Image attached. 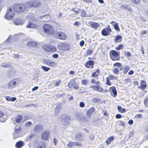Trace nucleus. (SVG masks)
I'll list each match as a JSON object with an SVG mask.
<instances>
[{
    "instance_id": "nucleus-1",
    "label": "nucleus",
    "mask_w": 148,
    "mask_h": 148,
    "mask_svg": "<svg viewBox=\"0 0 148 148\" xmlns=\"http://www.w3.org/2000/svg\"><path fill=\"white\" fill-rule=\"evenodd\" d=\"M91 82L92 84H95L96 85H92L90 87L93 90L101 93H103L108 92L107 90H104L103 88L100 86L101 85V83L99 81H96L95 79L92 78L91 79Z\"/></svg>"
},
{
    "instance_id": "nucleus-2",
    "label": "nucleus",
    "mask_w": 148,
    "mask_h": 148,
    "mask_svg": "<svg viewBox=\"0 0 148 148\" xmlns=\"http://www.w3.org/2000/svg\"><path fill=\"white\" fill-rule=\"evenodd\" d=\"M13 11L17 13H21L27 10L26 3H16L11 6Z\"/></svg>"
},
{
    "instance_id": "nucleus-3",
    "label": "nucleus",
    "mask_w": 148,
    "mask_h": 148,
    "mask_svg": "<svg viewBox=\"0 0 148 148\" xmlns=\"http://www.w3.org/2000/svg\"><path fill=\"white\" fill-rule=\"evenodd\" d=\"M26 3L27 8V10L32 8H39L42 4L41 2L37 0L30 1Z\"/></svg>"
},
{
    "instance_id": "nucleus-4",
    "label": "nucleus",
    "mask_w": 148,
    "mask_h": 148,
    "mask_svg": "<svg viewBox=\"0 0 148 148\" xmlns=\"http://www.w3.org/2000/svg\"><path fill=\"white\" fill-rule=\"evenodd\" d=\"M109 56L110 59L113 61H119L120 59V53H118L115 50H111L109 52Z\"/></svg>"
},
{
    "instance_id": "nucleus-5",
    "label": "nucleus",
    "mask_w": 148,
    "mask_h": 148,
    "mask_svg": "<svg viewBox=\"0 0 148 148\" xmlns=\"http://www.w3.org/2000/svg\"><path fill=\"white\" fill-rule=\"evenodd\" d=\"M42 28L44 32L48 34H54L53 27L48 24H45L42 26Z\"/></svg>"
},
{
    "instance_id": "nucleus-6",
    "label": "nucleus",
    "mask_w": 148,
    "mask_h": 148,
    "mask_svg": "<svg viewBox=\"0 0 148 148\" xmlns=\"http://www.w3.org/2000/svg\"><path fill=\"white\" fill-rule=\"evenodd\" d=\"M12 8L10 6L7 9V11L4 16V18L7 20L12 19L15 15L14 12L12 10Z\"/></svg>"
},
{
    "instance_id": "nucleus-7",
    "label": "nucleus",
    "mask_w": 148,
    "mask_h": 148,
    "mask_svg": "<svg viewBox=\"0 0 148 148\" xmlns=\"http://www.w3.org/2000/svg\"><path fill=\"white\" fill-rule=\"evenodd\" d=\"M69 88H70L72 87L75 90L78 89L79 88V84L75 81V79H71L67 84Z\"/></svg>"
},
{
    "instance_id": "nucleus-8",
    "label": "nucleus",
    "mask_w": 148,
    "mask_h": 148,
    "mask_svg": "<svg viewBox=\"0 0 148 148\" xmlns=\"http://www.w3.org/2000/svg\"><path fill=\"white\" fill-rule=\"evenodd\" d=\"M42 47L45 51L48 52H54L57 50L56 47L51 45H43Z\"/></svg>"
},
{
    "instance_id": "nucleus-9",
    "label": "nucleus",
    "mask_w": 148,
    "mask_h": 148,
    "mask_svg": "<svg viewBox=\"0 0 148 148\" xmlns=\"http://www.w3.org/2000/svg\"><path fill=\"white\" fill-rule=\"evenodd\" d=\"M55 34V36L58 39L61 40H65L67 38L66 34L62 32H57Z\"/></svg>"
},
{
    "instance_id": "nucleus-10",
    "label": "nucleus",
    "mask_w": 148,
    "mask_h": 148,
    "mask_svg": "<svg viewBox=\"0 0 148 148\" xmlns=\"http://www.w3.org/2000/svg\"><path fill=\"white\" fill-rule=\"evenodd\" d=\"M58 47L59 49L64 51H68L69 49L68 45L64 42L60 43L58 45Z\"/></svg>"
},
{
    "instance_id": "nucleus-11",
    "label": "nucleus",
    "mask_w": 148,
    "mask_h": 148,
    "mask_svg": "<svg viewBox=\"0 0 148 148\" xmlns=\"http://www.w3.org/2000/svg\"><path fill=\"white\" fill-rule=\"evenodd\" d=\"M112 32V29L109 26L107 28H104L101 31L102 35L104 36H106L109 34V33Z\"/></svg>"
},
{
    "instance_id": "nucleus-12",
    "label": "nucleus",
    "mask_w": 148,
    "mask_h": 148,
    "mask_svg": "<svg viewBox=\"0 0 148 148\" xmlns=\"http://www.w3.org/2000/svg\"><path fill=\"white\" fill-rule=\"evenodd\" d=\"M94 62L92 60H89L86 61L85 64V67L87 69H92L94 68Z\"/></svg>"
},
{
    "instance_id": "nucleus-13",
    "label": "nucleus",
    "mask_w": 148,
    "mask_h": 148,
    "mask_svg": "<svg viewBox=\"0 0 148 148\" xmlns=\"http://www.w3.org/2000/svg\"><path fill=\"white\" fill-rule=\"evenodd\" d=\"M140 82V85L138 87V88L143 90L146 89L147 87V84L146 81L143 80H141Z\"/></svg>"
},
{
    "instance_id": "nucleus-14",
    "label": "nucleus",
    "mask_w": 148,
    "mask_h": 148,
    "mask_svg": "<svg viewBox=\"0 0 148 148\" xmlns=\"http://www.w3.org/2000/svg\"><path fill=\"white\" fill-rule=\"evenodd\" d=\"M49 132L47 130H46L43 132L41 135L42 139L44 140H47L49 138Z\"/></svg>"
},
{
    "instance_id": "nucleus-15",
    "label": "nucleus",
    "mask_w": 148,
    "mask_h": 148,
    "mask_svg": "<svg viewBox=\"0 0 148 148\" xmlns=\"http://www.w3.org/2000/svg\"><path fill=\"white\" fill-rule=\"evenodd\" d=\"M109 91L111 95L114 97H115L117 95V92L116 87L114 86H112L109 89Z\"/></svg>"
},
{
    "instance_id": "nucleus-16",
    "label": "nucleus",
    "mask_w": 148,
    "mask_h": 148,
    "mask_svg": "<svg viewBox=\"0 0 148 148\" xmlns=\"http://www.w3.org/2000/svg\"><path fill=\"white\" fill-rule=\"evenodd\" d=\"M43 62L45 64L50 66L53 67L56 66V63L54 61H51L49 60H45Z\"/></svg>"
},
{
    "instance_id": "nucleus-17",
    "label": "nucleus",
    "mask_w": 148,
    "mask_h": 148,
    "mask_svg": "<svg viewBox=\"0 0 148 148\" xmlns=\"http://www.w3.org/2000/svg\"><path fill=\"white\" fill-rule=\"evenodd\" d=\"M74 146H79L80 147H82V145L81 143H78L75 142H70L67 144V146L69 147H71Z\"/></svg>"
},
{
    "instance_id": "nucleus-18",
    "label": "nucleus",
    "mask_w": 148,
    "mask_h": 148,
    "mask_svg": "<svg viewBox=\"0 0 148 148\" xmlns=\"http://www.w3.org/2000/svg\"><path fill=\"white\" fill-rule=\"evenodd\" d=\"M90 26L94 29H96L100 27V25L98 23L91 21L88 22Z\"/></svg>"
},
{
    "instance_id": "nucleus-19",
    "label": "nucleus",
    "mask_w": 148,
    "mask_h": 148,
    "mask_svg": "<svg viewBox=\"0 0 148 148\" xmlns=\"http://www.w3.org/2000/svg\"><path fill=\"white\" fill-rule=\"evenodd\" d=\"M100 74V70L99 69H97L91 75V77L92 78L98 77Z\"/></svg>"
},
{
    "instance_id": "nucleus-20",
    "label": "nucleus",
    "mask_w": 148,
    "mask_h": 148,
    "mask_svg": "<svg viewBox=\"0 0 148 148\" xmlns=\"http://www.w3.org/2000/svg\"><path fill=\"white\" fill-rule=\"evenodd\" d=\"M95 111V109L94 107L90 108L87 111L86 115L88 118H90L92 114Z\"/></svg>"
},
{
    "instance_id": "nucleus-21",
    "label": "nucleus",
    "mask_w": 148,
    "mask_h": 148,
    "mask_svg": "<svg viewBox=\"0 0 148 148\" xmlns=\"http://www.w3.org/2000/svg\"><path fill=\"white\" fill-rule=\"evenodd\" d=\"M122 40V36L120 35H117L115 38L114 39V42L115 43L121 42Z\"/></svg>"
},
{
    "instance_id": "nucleus-22",
    "label": "nucleus",
    "mask_w": 148,
    "mask_h": 148,
    "mask_svg": "<svg viewBox=\"0 0 148 148\" xmlns=\"http://www.w3.org/2000/svg\"><path fill=\"white\" fill-rule=\"evenodd\" d=\"M24 144V143L21 140L18 141L15 144V147L17 148H21Z\"/></svg>"
},
{
    "instance_id": "nucleus-23",
    "label": "nucleus",
    "mask_w": 148,
    "mask_h": 148,
    "mask_svg": "<svg viewBox=\"0 0 148 148\" xmlns=\"http://www.w3.org/2000/svg\"><path fill=\"white\" fill-rule=\"evenodd\" d=\"M37 27V25L36 24L32 23L31 22H29L26 26V27L27 28H36Z\"/></svg>"
},
{
    "instance_id": "nucleus-24",
    "label": "nucleus",
    "mask_w": 148,
    "mask_h": 148,
    "mask_svg": "<svg viewBox=\"0 0 148 148\" xmlns=\"http://www.w3.org/2000/svg\"><path fill=\"white\" fill-rule=\"evenodd\" d=\"M23 119V116L22 115H19L16 117L15 119V121L16 123H19L21 122Z\"/></svg>"
},
{
    "instance_id": "nucleus-25",
    "label": "nucleus",
    "mask_w": 148,
    "mask_h": 148,
    "mask_svg": "<svg viewBox=\"0 0 148 148\" xmlns=\"http://www.w3.org/2000/svg\"><path fill=\"white\" fill-rule=\"evenodd\" d=\"M27 45L29 47H35L37 46V44L34 42L30 41L28 42Z\"/></svg>"
},
{
    "instance_id": "nucleus-26",
    "label": "nucleus",
    "mask_w": 148,
    "mask_h": 148,
    "mask_svg": "<svg viewBox=\"0 0 148 148\" xmlns=\"http://www.w3.org/2000/svg\"><path fill=\"white\" fill-rule=\"evenodd\" d=\"M93 53V51L91 49H88L86 52V53L84 55V57H86L88 56L91 55Z\"/></svg>"
},
{
    "instance_id": "nucleus-27",
    "label": "nucleus",
    "mask_w": 148,
    "mask_h": 148,
    "mask_svg": "<svg viewBox=\"0 0 148 148\" xmlns=\"http://www.w3.org/2000/svg\"><path fill=\"white\" fill-rule=\"evenodd\" d=\"M5 98L6 100L8 101H14L16 99V98L15 97H12L11 98L8 96H6L5 97Z\"/></svg>"
},
{
    "instance_id": "nucleus-28",
    "label": "nucleus",
    "mask_w": 148,
    "mask_h": 148,
    "mask_svg": "<svg viewBox=\"0 0 148 148\" xmlns=\"http://www.w3.org/2000/svg\"><path fill=\"white\" fill-rule=\"evenodd\" d=\"M130 69V67L128 66H126L123 68V73L124 74H126Z\"/></svg>"
},
{
    "instance_id": "nucleus-29",
    "label": "nucleus",
    "mask_w": 148,
    "mask_h": 148,
    "mask_svg": "<svg viewBox=\"0 0 148 148\" xmlns=\"http://www.w3.org/2000/svg\"><path fill=\"white\" fill-rule=\"evenodd\" d=\"M43 129V127L42 125H35L34 128V131H37L38 130H40V129Z\"/></svg>"
},
{
    "instance_id": "nucleus-30",
    "label": "nucleus",
    "mask_w": 148,
    "mask_h": 148,
    "mask_svg": "<svg viewBox=\"0 0 148 148\" xmlns=\"http://www.w3.org/2000/svg\"><path fill=\"white\" fill-rule=\"evenodd\" d=\"M114 139V138L113 136H111L107 138L106 140V143L108 144H110L111 141H113Z\"/></svg>"
},
{
    "instance_id": "nucleus-31",
    "label": "nucleus",
    "mask_w": 148,
    "mask_h": 148,
    "mask_svg": "<svg viewBox=\"0 0 148 148\" xmlns=\"http://www.w3.org/2000/svg\"><path fill=\"white\" fill-rule=\"evenodd\" d=\"M117 109L119 112L121 113H123L126 112V110L125 108H122V107L120 106H119L117 107Z\"/></svg>"
},
{
    "instance_id": "nucleus-32",
    "label": "nucleus",
    "mask_w": 148,
    "mask_h": 148,
    "mask_svg": "<svg viewBox=\"0 0 148 148\" xmlns=\"http://www.w3.org/2000/svg\"><path fill=\"white\" fill-rule=\"evenodd\" d=\"M124 46L123 45L120 44L115 48V49L117 50H120L123 49L124 48Z\"/></svg>"
},
{
    "instance_id": "nucleus-33",
    "label": "nucleus",
    "mask_w": 148,
    "mask_h": 148,
    "mask_svg": "<svg viewBox=\"0 0 148 148\" xmlns=\"http://www.w3.org/2000/svg\"><path fill=\"white\" fill-rule=\"evenodd\" d=\"M36 148H46V145L43 142L41 144H38Z\"/></svg>"
},
{
    "instance_id": "nucleus-34",
    "label": "nucleus",
    "mask_w": 148,
    "mask_h": 148,
    "mask_svg": "<svg viewBox=\"0 0 148 148\" xmlns=\"http://www.w3.org/2000/svg\"><path fill=\"white\" fill-rule=\"evenodd\" d=\"M101 101V99H100L97 97H94L92 99V102L94 103H97Z\"/></svg>"
},
{
    "instance_id": "nucleus-35",
    "label": "nucleus",
    "mask_w": 148,
    "mask_h": 148,
    "mask_svg": "<svg viewBox=\"0 0 148 148\" xmlns=\"http://www.w3.org/2000/svg\"><path fill=\"white\" fill-rule=\"evenodd\" d=\"M110 79L109 78L106 77V84L109 86H110L112 85V83L110 81Z\"/></svg>"
},
{
    "instance_id": "nucleus-36",
    "label": "nucleus",
    "mask_w": 148,
    "mask_h": 148,
    "mask_svg": "<svg viewBox=\"0 0 148 148\" xmlns=\"http://www.w3.org/2000/svg\"><path fill=\"white\" fill-rule=\"evenodd\" d=\"M14 87V86L13 84L12 83V81H11L9 82L8 84V87L9 88H13Z\"/></svg>"
},
{
    "instance_id": "nucleus-37",
    "label": "nucleus",
    "mask_w": 148,
    "mask_h": 148,
    "mask_svg": "<svg viewBox=\"0 0 148 148\" xmlns=\"http://www.w3.org/2000/svg\"><path fill=\"white\" fill-rule=\"evenodd\" d=\"M108 78L110 80H113V79H116V78H117V77H115L114 75L112 74H110V75L108 76Z\"/></svg>"
},
{
    "instance_id": "nucleus-38",
    "label": "nucleus",
    "mask_w": 148,
    "mask_h": 148,
    "mask_svg": "<svg viewBox=\"0 0 148 148\" xmlns=\"http://www.w3.org/2000/svg\"><path fill=\"white\" fill-rule=\"evenodd\" d=\"M113 66H117L118 67H120L122 66V64L121 63L119 62H117L114 64L113 65Z\"/></svg>"
},
{
    "instance_id": "nucleus-39",
    "label": "nucleus",
    "mask_w": 148,
    "mask_h": 148,
    "mask_svg": "<svg viewBox=\"0 0 148 148\" xmlns=\"http://www.w3.org/2000/svg\"><path fill=\"white\" fill-rule=\"evenodd\" d=\"M114 29L116 30L119 32L120 31V29L119 28V27L117 23H115V24H114Z\"/></svg>"
},
{
    "instance_id": "nucleus-40",
    "label": "nucleus",
    "mask_w": 148,
    "mask_h": 148,
    "mask_svg": "<svg viewBox=\"0 0 148 148\" xmlns=\"http://www.w3.org/2000/svg\"><path fill=\"white\" fill-rule=\"evenodd\" d=\"M71 11L74 12L76 14H78L79 13V11H80V10L79 9H78V10H76V8H73L71 9Z\"/></svg>"
},
{
    "instance_id": "nucleus-41",
    "label": "nucleus",
    "mask_w": 148,
    "mask_h": 148,
    "mask_svg": "<svg viewBox=\"0 0 148 148\" xmlns=\"http://www.w3.org/2000/svg\"><path fill=\"white\" fill-rule=\"evenodd\" d=\"M41 68L45 71H47L50 69V68L44 66H42Z\"/></svg>"
},
{
    "instance_id": "nucleus-42",
    "label": "nucleus",
    "mask_w": 148,
    "mask_h": 148,
    "mask_svg": "<svg viewBox=\"0 0 148 148\" xmlns=\"http://www.w3.org/2000/svg\"><path fill=\"white\" fill-rule=\"evenodd\" d=\"M86 15V12L83 10H81V16L82 17H85Z\"/></svg>"
},
{
    "instance_id": "nucleus-43",
    "label": "nucleus",
    "mask_w": 148,
    "mask_h": 148,
    "mask_svg": "<svg viewBox=\"0 0 148 148\" xmlns=\"http://www.w3.org/2000/svg\"><path fill=\"white\" fill-rule=\"evenodd\" d=\"M142 117V115L140 114H136L134 117V118L136 119H138L141 118Z\"/></svg>"
},
{
    "instance_id": "nucleus-44",
    "label": "nucleus",
    "mask_w": 148,
    "mask_h": 148,
    "mask_svg": "<svg viewBox=\"0 0 148 148\" xmlns=\"http://www.w3.org/2000/svg\"><path fill=\"white\" fill-rule=\"evenodd\" d=\"M144 103L145 106L146 107H148V98L144 100Z\"/></svg>"
},
{
    "instance_id": "nucleus-45",
    "label": "nucleus",
    "mask_w": 148,
    "mask_h": 148,
    "mask_svg": "<svg viewBox=\"0 0 148 148\" xmlns=\"http://www.w3.org/2000/svg\"><path fill=\"white\" fill-rule=\"evenodd\" d=\"M124 81L126 84H127L128 83L131 82V79L130 78H126L124 80Z\"/></svg>"
},
{
    "instance_id": "nucleus-46",
    "label": "nucleus",
    "mask_w": 148,
    "mask_h": 148,
    "mask_svg": "<svg viewBox=\"0 0 148 148\" xmlns=\"http://www.w3.org/2000/svg\"><path fill=\"white\" fill-rule=\"evenodd\" d=\"M113 72L114 74H117L119 73V70L118 68H114L113 70Z\"/></svg>"
},
{
    "instance_id": "nucleus-47",
    "label": "nucleus",
    "mask_w": 148,
    "mask_h": 148,
    "mask_svg": "<svg viewBox=\"0 0 148 148\" xmlns=\"http://www.w3.org/2000/svg\"><path fill=\"white\" fill-rule=\"evenodd\" d=\"M34 136V135L33 134H32L29 136H27L26 139V140L27 141H29L30 139L32 138Z\"/></svg>"
},
{
    "instance_id": "nucleus-48",
    "label": "nucleus",
    "mask_w": 148,
    "mask_h": 148,
    "mask_svg": "<svg viewBox=\"0 0 148 148\" xmlns=\"http://www.w3.org/2000/svg\"><path fill=\"white\" fill-rule=\"evenodd\" d=\"M81 83L83 85H87L88 84V81L86 79H83Z\"/></svg>"
},
{
    "instance_id": "nucleus-49",
    "label": "nucleus",
    "mask_w": 148,
    "mask_h": 148,
    "mask_svg": "<svg viewBox=\"0 0 148 148\" xmlns=\"http://www.w3.org/2000/svg\"><path fill=\"white\" fill-rule=\"evenodd\" d=\"M61 81L60 80H59L57 82H56L55 83V85L56 86H58L60 85V83H61Z\"/></svg>"
},
{
    "instance_id": "nucleus-50",
    "label": "nucleus",
    "mask_w": 148,
    "mask_h": 148,
    "mask_svg": "<svg viewBox=\"0 0 148 148\" xmlns=\"http://www.w3.org/2000/svg\"><path fill=\"white\" fill-rule=\"evenodd\" d=\"M119 125L121 126H125L124 122L122 121H120Z\"/></svg>"
},
{
    "instance_id": "nucleus-51",
    "label": "nucleus",
    "mask_w": 148,
    "mask_h": 148,
    "mask_svg": "<svg viewBox=\"0 0 148 148\" xmlns=\"http://www.w3.org/2000/svg\"><path fill=\"white\" fill-rule=\"evenodd\" d=\"M132 1L134 3L137 4L139 3L140 0H132Z\"/></svg>"
},
{
    "instance_id": "nucleus-52",
    "label": "nucleus",
    "mask_w": 148,
    "mask_h": 148,
    "mask_svg": "<svg viewBox=\"0 0 148 148\" xmlns=\"http://www.w3.org/2000/svg\"><path fill=\"white\" fill-rule=\"evenodd\" d=\"M79 105L81 108H83L85 106V104L84 102H81L79 103Z\"/></svg>"
},
{
    "instance_id": "nucleus-53",
    "label": "nucleus",
    "mask_w": 148,
    "mask_h": 148,
    "mask_svg": "<svg viewBox=\"0 0 148 148\" xmlns=\"http://www.w3.org/2000/svg\"><path fill=\"white\" fill-rule=\"evenodd\" d=\"M128 5H122L121 8L123 10H126L128 8Z\"/></svg>"
},
{
    "instance_id": "nucleus-54",
    "label": "nucleus",
    "mask_w": 148,
    "mask_h": 148,
    "mask_svg": "<svg viewBox=\"0 0 148 148\" xmlns=\"http://www.w3.org/2000/svg\"><path fill=\"white\" fill-rule=\"evenodd\" d=\"M115 117L116 119H120L122 117V116L120 114H117L116 115Z\"/></svg>"
},
{
    "instance_id": "nucleus-55",
    "label": "nucleus",
    "mask_w": 148,
    "mask_h": 148,
    "mask_svg": "<svg viewBox=\"0 0 148 148\" xmlns=\"http://www.w3.org/2000/svg\"><path fill=\"white\" fill-rule=\"evenodd\" d=\"M53 57L55 58H57L58 57V55L56 53L53 54L52 55Z\"/></svg>"
},
{
    "instance_id": "nucleus-56",
    "label": "nucleus",
    "mask_w": 148,
    "mask_h": 148,
    "mask_svg": "<svg viewBox=\"0 0 148 148\" xmlns=\"http://www.w3.org/2000/svg\"><path fill=\"white\" fill-rule=\"evenodd\" d=\"M134 73V71L132 70H131L128 73V74L129 75H131L133 74Z\"/></svg>"
},
{
    "instance_id": "nucleus-57",
    "label": "nucleus",
    "mask_w": 148,
    "mask_h": 148,
    "mask_svg": "<svg viewBox=\"0 0 148 148\" xmlns=\"http://www.w3.org/2000/svg\"><path fill=\"white\" fill-rule=\"evenodd\" d=\"M32 124V123L30 121H29L26 122L25 124V125L27 126H28L29 125H30Z\"/></svg>"
},
{
    "instance_id": "nucleus-58",
    "label": "nucleus",
    "mask_w": 148,
    "mask_h": 148,
    "mask_svg": "<svg viewBox=\"0 0 148 148\" xmlns=\"http://www.w3.org/2000/svg\"><path fill=\"white\" fill-rule=\"evenodd\" d=\"M84 43V40L81 41L79 43V45L81 47L83 46Z\"/></svg>"
},
{
    "instance_id": "nucleus-59",
    "label": "nucleus",
    "mask_w": 148,
    "mask_h": 148,
    "mask_svg": "<svg viewBox=\"0 0 148 148\" xmlns=\"http://www.w3.org/2000/svg\"><path fill=\"white\" fill-rule=\"evenodd\" d=\"M4 115V113L1 110H0V118L2 117Z\"/></svg>"
},
{
    "instance_id": "nucleus-60",
    "label": "nucleus",
    "mask_w": 148,
    "mask_h": 148,
    "mask_svg": "<svg viewBox=\"0 0 148 148\" xmlns=\"http://www.w3.org/2000/svg\"><path fill=\"white\" fill-rule=\"evenodd\" d=\"M126 53L125 54L126 55H127V57H130L131 56V53L128 51H127V52H126Z\"/></svg>"
},
{
    "instance_id": "nucleus-61",
    "label": "nucleus",
    "mask_w": 148,
    "mask_h": 148,
    "mask_svg": "<svg viewBox=\"0 0 148 148\" xmlns=\"http://www.w3.org/2000/svg\"><path fill=\"white\" fill-rule=\"evenodd\" d=\"M133 123V121L132 119L130 120L128 122V124L130 125L132 124Z\"/></svg>"
},
{
    "instance_id": "nucleus-62",
    "label": "nucleus",
    "mask_w": 148,
    "mask_h": 148,
    "mask_svg": "<svg viewBox=\"0 0 148 148\" xmlns=\"http://www.w3.org/2000/svg\"><path fill=\"white\" fill-rule=\"evenodd\" d=\"M69 73L70 75H74L75 73V72L73 71H69Z\"/></svg>"
},
{
    "instance_id": "nucleus-63",
    "label": "nucleus",
    "mask_w": 148,
    "mask_h": 148,
    "mask_svg": "<svg viewBox=\"0 0 148 148\" xmlns=\"http://www.w3.org/2000/svg\"><path fill=\"white\" fill-rule=\"evenodd\" d=\"M79 25V23L77 21H75V22H74V25L75 26H77L78 25Z\"/></svg>"
},
{
    "instance_id": "nucleus-64",
    "label": "nucleus",
    "mask_w": 148,
    "mask_h": 148,
    "mask_svg": "<svg viewBox=\"0 0 148 148\" xmlns=\"http://www.w3.org/2000/svg\"><path fill=\"white\" fill-rule=\"evenodd\" d=\"M133 83L134 86H138L139 85V83L138 81H134Z\"/></svg>"
}]
</instances>
